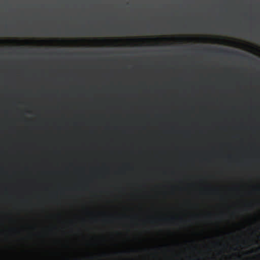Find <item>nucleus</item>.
Here are the masks:
<instances>
[{
	"mask_svg": "<svg viewBox=\"0 0 260 260\" xmlns=\"http://www.w3.org/2000/svg\"><path fill=\"white\" fill-rule=\"evenodd\" d=\"M150 39H145V38H134V39H128L127 40L128 41L131 42H140L142 41H146L149 40Z\"/></svg>",
	"mask_w": 260,
	"mask_h": 260,
	"instance_id": "2",
	"label": "nucleus"
},
{
	"mask_svg": "<svg viewBox=\"0 0 260 260\" xmlns=\"http://www.w3.org/2000/svg\"><path fill=\"white\" fill-rule=\"evenodd\" d=\"M221 51H223L224 50L223 49H220V50Z\"/></svg>",
	"mask_w": 260,
	"mask_h": 260,
	"instance_id": "3",
	"label": "nucleus"
},
{
	"mask_svg": "<svg viewBox=\"0 0 260 260\" xmlns=\"http://www.w3.org/2000/svg\"><path fill=\"white\" fill-rule=\"evenodd\" d=\"M94 41L98 43H107L111 42L117 43L119 40L118 39H115L114 40L108 39H94Z\"/></svg>",
	"mask_w": 260,
	"mask_h": 260,
	"instance_id": "1",
	"label": "nucleus"
}]
</instances>
